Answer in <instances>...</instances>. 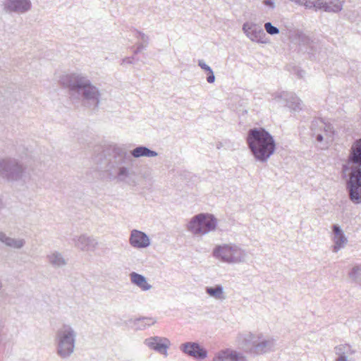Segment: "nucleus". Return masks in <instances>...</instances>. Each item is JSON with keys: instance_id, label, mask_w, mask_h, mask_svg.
Segmentation results:
<instances>
[{"instance_id": "1", "label": "nucleus", "mask_w": 361, "mask_h": 361, "mask_svg": "<svg viewBox=\"0 0 361 361\" xmlns=\"http://www.w3.org/2000/svg\"><path fill=\"white\" fill-rule=\"evenodd\" d=\"M343 173L349 178L347 189L350 200L355 204L361 203V138L352 145L348 163L343 166Z\"/></svg>"}, {"instance_id": "2", "label": "nucleus", "mask_w": 361, "mask_h": 361, "mask_svg": "<svg viewBox=\"0 0 361 361\" xmlns=\"http://www.w3.org/2000/svg\"><path fill=\"white\" fill-rule=\"evenodd\" d=\"M246 143L255 159L267 162L276 150L274 137L264 128H250L247 133Z\"/></svg>"}, {"instance_id": "3", "label": "nucleus", "mask_w": 361, "mask_h": 361, "mask_svg": "<svg viewBox=\"0 0 361 361\" xmlns=\"http://www.w3.org/2000/svg\"><path fill=\"white\" fill-rule=\"evenodd\" d=\"M236 342L245 353L252 355H261L273 352L276 341L274 337L255 331L239 333Z\"/></svg>"}, {"instance_id": "4", "label": "nucleus", "mask_w": 361, "mask_h": 361, "mask_svg": "<svg viewBox=\"0 0 361 361\" xmlns=\"http://www.w3.org/2000/svg\"><path fill=\"white\" fill-rule=\"evenodd\" d=\"M59 82L66 90L72 102L90 99V80L86 75L79 73H66L60 76Z\"/></svg>"}, {"instance_id": "5", "label": "nucleus", "mask_w": 361, "mask_h": 361, "mask_svg": "<svg viewBox=\"0 0 361 361\" xmlns=\"http://www.w3.org/2000/svg\"><path fill=\"white\" fill-rule=\"evenodd\" d=\"M212 256L221 263L234 265L245 263L248 254L240 245L228 243L215 245L212 250Z\"/></svg>"}, {"instance_id": "6", "label": "nucleus", "mask_w": 361, "mask_h": 361, "mask_svg": "<svg viewBox=\"0 0 361 361\" xmlns=\"http://www.w3.org/2000/svg\"><path fill=\"white\" fill-rule=\"evenodd\" d=\"M76 333L68 324L63 325L56 332L57 354L61 358H68L74 351Z\"/></svg>"}, {"instance_id": "7", "label": "nucleus", "mask_w": 361, "mask_h": 361, "mask_svg": "<svg viewBox=\"0 0 361 361\" xmlns=\"http://www.w3.org/2000/svg\"><path fill=\"white\" fill-rule=\"evenodd\" d=\"M216 226L217 220L214 215L200 213L190 219L186 228L194 235L202 236L215 231Z\"/></svg>"}, {"instance_id": "8", "label": "nucleus", "mask_w": 361, "mask_h": 361, "mask_svg": "<svg viewBox=\"0 0 361 361\" xmlns=\"http://www.w3.org/2000/svg\"><path fill=\"white\" fill-rule=\"evenodd\" d=\"M26 168L17 159L6 158L0 159V176L9 181L23 179Z\"/></svg>"}, {"instance_id": "9", "label": "nucleus", "mask_w": 361, "mask_h": 361, "mask_svg": "<svg viewBox=\"0 0 361 361\" xmlns=\"http://www.w3.org/2000/svg\"><path fill=\"white\" fill-rule=\"evenodd\" d=\"M274 99L281 106H286L293 111H303L302 100L292 92L281 91L274 94Z\"/></svg>"}, {"instance_id": "10", "label": "nucleus", "mask_w": 361, "mask_h": 361, "mask_svg": "<svg viewBox=\"0 0 361 361\" xmlns=\"http://www.w3.org/2000/svg\"><path fill=\"white\" fill-rule=\"evenodd\" d=\"M311 128L312 130V136L316 137L319 142L325 141L326 143L332 141L334 128L330 123H326L322 120L314 121L312 123Z\"/></svg>"}, {"instance_id": "11", "label": "nucleus", "mask_w": 361, "mask_h": 361, "mask_svg": "<svg viewBox=\"0 0 361 361\" xmlns=\"http://www.w3.org/2000/svg\"><path fill=\"white\" fill-rule=\"evenodd\" d=\"M180 350L185 355L197 360H203L207 357L208 351L197 342H186L180 345Z\"/></svg>"}, {"instance_id": "12", "label": "nucleus", "mask_w": 361, "mask_h": 361, "mask_svg": "<svg viewBox=\"0 0 361 361\" xmlns=\"http://www.w3.org/2000/svg\"><path fill=\"white\" fill-rule=\"evenodd\" d=\"M243 30L252 42L267 43L266 34L260 25L246 22L243 25Z\"/></svg>"}, {"instance_id": "13", "label": "nucleus", "mask_w": 361, "mask_h": 361, "mask_svg": "<svg viewBox=\"0 0 361 361\" xmlns=\"http://www.w3.org/2000/svg\"><path fill=\"white\" fill-rule=\"evenodd\" d=\"M212 361H248V359L242 352L226 348L217 351Z\"/></svg>"}, {"instance_id": "14", "label": "nucleus", "mask_w": 361, "mask_h": 361, "mask_svg": "<svg viewBox=\"0 0 361 361\" xmlns=\"http://www.w3.org/2000/svg\"><path fill=\"white\" fill-rule=\"evenodd\" d=\"M145 345L154 351L168 356V349L171 345L170 341L165 337L152 336L146 338L144 341Z\"/></svg>"}, {"instance_id": "15", "label": "nucleus", "mask_w": 361, "mask_h": 361, "mask_svg": "<svg viewBox=\"0 0 361 361\" xmlns=\"http://www.w3.org/2000/svg\"><path fill=\"white\" fill-rule=\"evenodd\" d=\"M32 8L30 0H5L3 9L6 13H25Z\"/></svg>"}, {"instance_id": "16", "label": "nucleus", "mask_w": 361, "mask_h": 361, "mask_svg": "<svg viewBox=\"0 0 361 361\" xmlns=\"http://www.w3.org/2000/svg\"><path fill=\"white\" fill-rule=\"evenodd\" d=\"M129 243L133 247L142 249L149 246L150 239L145 233L133 229L130 232Z\"/></svg>"}, {"instance_id": "17", "label": "nucleus", "mask_w": 361, "mask_h": 361, "mask_svg": "<svg viewBox=\"0 0 361 361\" xmlns=\"http://www.w3.org/2000/svg\"><path fill=\"white\" fill-rule=\"evenodd\" d=\"M332 228L333 235L331 240L333 245L331 246V250L333 252L337 253L345 247L348 243V238L339 226L334 225Z\"/></svg>"}, {"instance_id": "18", "label": "nucleus", "mask_w": 361, "mask_h": 361, "mask_svg": "<svg viewBox=\"0 0 361 361\" xmlns=\"http://www.w3.org/2000/svg\"><path fill=\"white\" fill-rule=\"evenodd\" d=\"M337 356L336 361H355L350 356L356 353L355 349L348 343H341L334 347Z\"/></svg>"}, {"instance_id": "19", "label": "nucleus", "mask_w": 361, "mask_h": 361, "mask_svg": "<svg viewBox=\"0 0 361 361\" xmlns=\"http://www.w3.org/2000/svg\"><path fill=\"white\" fill-rule=\"evenodd\" d=\"M46 260L54 269L65 267L68 262L63 254L58 250H51L46 255Z\"/></svg>"}, {"instance_id": "20", "label": "nucleus", "mask_w": 361, "mask_h": 361, "mask_svg": "<svg viewBox=\"0 0 361 361\" xmlns=\"http://www.w3.org/2000/svg\"><path fill=\"white\" fill-rule=\"evenodd\" d=\"M0 242L14 249H21L25 245V240L23 238H13L7 236L2 231H0Z\"/></svg>"}, {"instance_id": "21", "label": "nucleus", "mask_w": 361, "mask_h": 361, "mask_svg": "<svg viewBox=\"0 0 361 361\" xmlns=\"http://www.w3.org/2000/svg\"><path fill=\"white\" fill-rule=\"evenodd\" d=\"M132 283L139 287L142 290L147 291L152 288V286L147 282V279L140 274L132 272L130 274Z\"/></svg>"}, {"instance_id": "22", "label": "nucleus", "mask_w": 361, "mask_h": 361, "mask_svg": "<svg viewBox=\"0 0 361 361\" xmlns=\"http://www.w3.org/2000/svg\"><path fill=\"white\" fill-rule=\"evenodd\" d=\"M130 154L134 158L140 157H154L158 155V153L155 151L151 150L147 147L139 146L130 151Z\"/></svg>"}, {"instance_id": "23", "label": "nucleus", "mask_w": 361, "mask_h": 361, "mask_svg": "<svg viewBox=\"0 0 361 361\" xmlns=\"http://www.w3.org/2000/svg\"><path fill=\"white\" fill-rule=\"evenodd\" d=\"M327 0H317L316 4H314L311 3L309 5V8H314L315 11L317 10H323L326 12H334V13H338L341 11V7L340 5H334V7L329 8L327 6Z\"/></svg>"}, {"instance_id": "24", "label": "nucleus", "mask_w": 361, "mask_h": 361, "mask_svg": "<svg viewBox=\"0 0 361 361\" xmlns=\"http://www.w3.org/2000/svg\"><path fill=\"white\" fill-rule=\"evenodd\" d=\"M206 293L216 300L223 301L226 300V295L221 285H216L214 287H207Z\"/></svg>"}, {"instance_id": "25", "label": "nucleus", "mask_w": 361, "mask_h": 361, "mask_svg": "<svg viewBox=\"0 0 361 361\" xmlns=\"http://www.w3.org/2000/svg\"><path fill=\"white\" fill-rule=\"evenodd\" d=\"M112 152L116 159H118V164H124L130 158L127 150L122 146L115 145L113 147Z\"/></svg>"}, {"instance_id": "26", "label": "nucleus", "mask_w": 361, "mask_h": 361, "mask_svg": "<svg viewBox=\"0 0 361 361\" xmlns=\"http://www.w3.org/2000/svg\"><path fill=\"white\" fill-rule=\"evenodd\" d=\"M156 323V320L151 317H140L134 320L133 324L137 329H144Z\"/></svg>"}, {"instance_id": "27", "label": "nucleus", "mask_w": 361, "mask_h": 361, "mask_svg": "<svg viewBox=\"0 0 361 361\" xmlns=\"http://www.w3.org/2000/svg\"><path fill=\"white\" fill-rule=\"evenodd\" d=\"M76 247L82 251H88L90 245V240L86 235H82L77 239H74Z\"/></svg>"}, {"instance_id": "28", "label": "nucleus", "mask_w": 361, "mask_h": 361, "mask_svg": "<svg viewBox=\"0 0 361 361\" xmlns=\"http://www.w3.org/2000/svg\"><path fill=\"white\" fill-rule=\"evenodd\" d=\"M198 66L207 73V81L209 83H213L215 81V75L213 70L209 66H208L204 60L198 61Z\"/></svg>"}, {"instance_id": "29", "label": "nucleus", "mask_w": 361, "mask_h": 361, "mask_svg": "<svg viewBox=\"0 0 361 361\" xmlns=\"http://www.w3.org/2000/svg\"><path fill=\"white\" fill-rule=\"evenodd\" d=\"M348 276L353 281L361 283V264L353 267Z\"/></svg>"}, {"instance_id": "30", "label": "nucleus", "mask_w": 361, "mask_h": 361, "mask_svg": "<svg viewBox=\"0 0 361 361\" xmlns=\"http://www.w3.org/2000/svg\"><path fill=\"white\" fill-rule=\"evenodd\" d=\"M103 95V92L99 91L97 87L92 85V105L97 106L100 102V99Z\"/></svg>"}, {"instance_id": "31", "label": "nucleus", "mask_w": 361, "mask_h": 361, "mask_svg": "<svg viewBox=\"0 0 361 361\" xmlns=\"http://www.w3.org/2000/svg\"><path fill=\"white\" fill-rule=\"evenodd\" d=\"M264 29L267 32L271 35H275L279 33V29L273 25L271 23L267 22L264 24Z\"/></svg>"}, {"instance_id": "32", "label": "nucleus", "mask_w": 361, "mask_h": 361, "mask_svg": "<svg viewBox=\"0 0 361 361\" xmlns=\"http://www.w3.org/2000/svg\"><path fill=\"white\" fill-rule=\"evenodd\" d=\"M118 178L120 180H124L126 178H127L129 175L128 169V168L125 166H121L118 169Z\"/></svg>"}, {"instance_id": "33", "label": "nucleus", "mask_w": 361, "mask_h": 361, "mask_svg": "<svg viewBox=\"0 0 361 361\" xmlns=\"http://www.w3.org/2000/svg\"><path fill=\"white\" fill-rule=\"evenodd\" d=\"M298 39L300 44L302 45H310L312 43V40L305 34H300L298 35Z\"/></svg>"}, {"instance_id": "34", "label": "nucleus", "mask_w": 361, "mask_h": 361, "mask_svg": "<svg viewBox=\"0 0 361 361\" xmlns=\"http://www.w3.org/2000/svg\"><path fill=\"white\" fill-rule=\"evenodd\" d=\"M136 33L137 35V37L142 41L143 44L147 45L149 44V37L147 35L138 30H136Z\"/></svg>"}, {"instance_id": "35", "label": "nucleus", "mask_w": 361, "mask_h": 361, "mask_svg": "<svg viewBox=\"0 0 361 361\" xmlns=\"http://www.w3.org/2000/svg\"><path fill=\"white\" fill-rule=\"evenodd\" d=\"M326 3H327V6L329 7L330 8L334 7V5H338V6L340 5L341 11L343 8V1H341L340 0H327Z\"/></svg>"}, {"instance_id": "36", "label": "nucleus", "mask_w": 361, "mask_h": 361, "mask_svg": "<svg viewBox=\"0 0 361 361\" xmlns=\"http://www.w3.org/2000/svg\"><path fill=\"white\" fill-rule=\"evenodd\" d=\"M147 45L143 44L142 43H138L137 44V48L134 51L135 54H137L138 53L141 52L144 49L147 47Z\"/></svg>"}, {"instance_id": "37", "label": "nucleus", "mask_w": 361, "mask_h": 361, "mask_svg": "<svg viewBox=\"0 0 361 361\" xmlns=\"http://www.w3.org/2000/svg\"><path fill=\"white\" fill-rule=\"evenodd\" d=\"M263 3L271 9H274L275 8V3L273 0H264Z\"/></svg>"}, {"instance_id": "38", "label": "nucleus", "mask_w": 361, "mask_h": 361, "mask_svg": "<svg viewBox=\"0 0 361 361\" xmlns=\"http://www.w3.org/2000/svg\"><path fill=\"white\" fill-rule=\"evenodd\" d=\"M316 1L317 0H302V6H305L306 8H309V5L311 3L316 4Z\"/></svg>"}, {"instance_id": "39", "label": "nucleus", "mask_w": 361, "mask_h": 361, "mask_svg": "<svg viewBox=\"0 0 361 361\" xmlns=\"http://www.w3.org/2000/svg\"><path fill=\"white\" fill-rule=\"evenodd\" d=\"M133 59H134V57H126V58H124L123 60H122V62H121V65L123 64H125V63H127V64H132L133 63Z\"/></svg>"}, {"instance_id": "40", "label": "nucleus", "mask_w": 361, "mask_h": 361, "mask_svg": "<svg viewBox=\"0 0 361 361\" xmlns=\"http://www.w3.org/2000/svg\"><path fill=\"white\" fill-rule=\"evenodd\" d=\"M290 1L295 3L298 5L302 6V0H290Z\"/></svg>"}, {"instance_id": "41", "label": "nucleus", "mask_w": 361, "mask_h": 361, "mask_svg": "<svg viewBox=\"0 0 361 361\" xmlns=\"http://www.w3.org/2000/svg\"><path fill=\"white\" fill-rule=\"evenodd\" d=\"M4 207V204L2 200L0 198V210H1Z\"/></svg>"}, {"instance_id": "42", "label": "nucleus", "mask_w": 361, "mask_h": 361, "mask_svg": "<svg viewBox=\"0 0 361 361\" xmlns=\"http://www.w3.org/2000/svg\"><path fill=\"white\" fill-rule=\"evenodd\" d=\"M0 97H1V98H3V99H4V101L5 100L6 97L7 99H8V97L7 96H6V95H1V96H0Z\"/></svg>"}, {"instance_id": "43", "label": "nucleus", "mask_w": 361, "mask_h": 361, "mask_svg": "<svg viewBox=\"0 0 361 361\" xmlns=\"http://www.w3.org/2000/svg\"><path fill=\"white\" fill-rule=\"evenodd\" d=\"M78 140L80 143H82V140H81V138L80 137H78Z\"/></svg>"}, {"instance_id": "44", "label": "nucleus", "mask_w": 361, "mask_h": 361, "mask_svg": "<svg viewBox=\"0 0 361 361\" xmlns=\"http://www.w3.org/2000/svg\"><path fill=\"white\" fill-rule=\"evenodd\" d=\"M243 113H247V110H243Z\"/></svg>"}]
</instances>
